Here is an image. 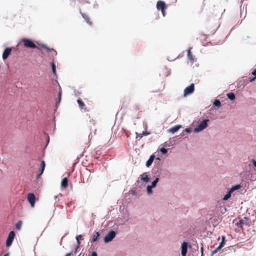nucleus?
<instances>
[{
    "label": "nucleus",
    "mask_w": 256,
    "mask_h": 256,
    "mask_svg": "<svg viewBox=\"0 0 256 256\" xmlns=\"http://www.w3.org/2000/svg\"><path fill=\"white\" fill-rule=\"evenodd\" d=\"M192 131V128H185L184 130H183V133L184 132H186V134H190Z\"/></svg>",
    "instance_id": "2f4dec72"
},
{
    "label": "nucleus",
    "mask_w": 256,
    "mask_h": 256,
    "mask_svg": "<svg viewBox=\"0 0 256 256\" xmlns=\"http://www.w3.org/2000/svg\"><path fill=\"white\" fill-rule=\"evenodd\" d=\"M160 151L162 154H168V150L164 147L160 148Z\"/></svg>",
    "instance_id": "c756f323"
},
{
    "label": "nucleus",
    "mask_w": 256,
    "mask_h": 256,
    "mask_svg": "<svg viewBox=\"0 0 256 256\" xmlns=\"http://www.w3.org/2000/svg\"><path fill=\"white\" fill-rule=\"evenodd\" d=\"M15 236L16 233L14 231L12 230L10 232L6 240V246L7 247H10L12 244Z\"/></svg>",
    "instance_id": "39448f33"
},
{
    "label": "nucleus",
    "mask_w": 256,
    "mask_h": 256,
    "mask_svg": "<svg viewBox=\"0 0 256 256\" xmlns=\"http://www.w3.org/2000/svg\"><path fill=\"white\" fill-rule=\"evenodd\" d=\"M213 105L216 108H220L221 106L220 100L218 99L215 100L213 102Z\"/></svg>",
    "instance_id": "393cba45"
},
{
    "label": "nucleus",
    "mask_w": 256,
    "mask_h": 256,
    "mask_svg": "<svg viewBox=\"0 0 256 256\" xmlns=\"http://www.w3.org/2000/svg\"><path fill=\"white\" fill-rule=\"evenodd\" d=\"M218 250H217V248H216V249H215L212 252V254H215V253H216V252H218Z\"/></svg>",
    "instance_id": "49530a36"
},
{
    "label": "nucleus",
    "mask_w": 256,
    "mask_h": 256,
    "mask_svg": "<svg viewBox=\"0 0 256 256\" xmlns=\"http://www.w3.org/2000/svg\"><path fill=\"white\" fill-rule=\"evenodd\" d=\"M38 44L39 46H40L41 44H39V43H38Z\"/></svg>",
    "instance_id": "5fc2aeb1"
},
{
    "label": "nucleus",
    "mask_w": 256,
    "mask_h": 256,
    "mask_svg": "<svg viewBox=\"0 0 256 256\" xmlns=\"http://www.w3.org/2000/svg\"><path fill=\"white\" fill-rule=\"evenodd\" d=\"M68 186V178L66 177L62 178L61 182V186L62 188H66Z\"/></svg>",
    "instance_id": "2eb2a0df"
},
{
    "label": "nucleus",
    "mask_w": 256,
    "mask_h": 256,
    "mask_svg": "<svg viewBox=\"0 0 256 256\" xmlns=\"http://www.w3.org/2000/svg\"><path fill=\"white\" fill-rule=\"evenodd\" d=\"M44 172H42V171L40 170V173L37 175L36 178L38 179L43 174Z\"/></svg>",
    "instance_id": "4c0bfd02"
},
{
    "label": "nucleus",
    "mask_w": 256,
    "mask_h": 256,
    "mask_svg": "<svg viewBox=\"0 0 256 256\" xmlns=\"http://www.w3.org/2000/svg\"><path fill=\"white\" fill-rule=\"evenodd\" d=\"M188 243L184 241L181 244V254L182 256H186L188 252Z\"/></svg>",
    "instance_id": "6e6552de"
},
{
    "label": "nucleus",
    "mask_w": 256,
    "mask_h": 256,
    "mask_svg": "<svg viewBox=\"0 0 256 256\" xmlns=\"http://www.w3.org/2000/svg\"><path fill=\"white\" fill-rule=\"evenodd\" d=\"M140 178L141 180H143L144 182H148L150 181V178L146 172L142 174L140 176Z\"/></svg>",
    "instance_id": "4468645a"
},
{
    "label": "nucleus",
    "mask_w": 256,
    "mask_h": 256,
    "mask_svg": "<svg viewBox=\"0 0 256 256\" xmlns=\"http://www.w3.org/2000/svg\"><path fill=\"white\" fill-rule=\"evenodd\" d=\"M116 233L113 230H110L108 233L104 238V242L105 243H108L112 242L113 239L116 237Z\"/></svg>",
    "instance_id": "7ed1b4c3"
},
{
    "label": "nucleus",
    "mask_w": 256,
    "mask_h": 256,
    "mask_svg": "<svg viewBox=\"0 0 256 256\" xmlns=\"http://www.w3.org/2000/svg\"><path fill=\"white\" fill-rule=\"evenodd\" d=\"M241 188V186L240 184H235L234 186H232L230 190L232 191V192H234V190H239Z\"/></svg>",
    "instance_id": "b1692460"
},
{
    "label": "nucleus",
    "mask_w": 256,
    "mask_h": 256,
    "mask_svg": "<svg viewBox=\"0 0 256 256\" xmlns=\"http://www.w3.org/2000/svg\"><path fill=\"white\" fill-rule=\"evenodd\" d=\"M201 256H202V255H201Z\"/></svg>",
    "instance_id": "4d7b16f0"
},
{
    "label": "nucleus",
    "mask_w": 256,
    "mask_h": 256,
    "mask_svg": "<svg viewBox=\"0 0 256 256\" xmlns=\"http://www.w3.org/2000/svg\"><path fill=\"white\" fill-rule=\"evenodd\" d=\"M91 256H98L96 252L95 251H93L92 252Z\"/></svg>",
    "instance_id": "58836bf2"
},
{
    "label": "nucleus",
    "mask_w": 256,
    "mask_h": 256,
    "mask_svg": "<svg viewBox=\"0 0 256 256\" xmlns=\"http://www.w3.org/2000/svg\"><path fill=\"white\" fill-rule=\"evenodd\" d=\"M208 122H209L208 119L205 118V119L202 120L194 128L193 132L194 133H197V132H200L203 130H204L205 128H206L208 127Z\"/></svg>",
    "instance_id": "f257e3e1"
},
{
    "label": "nucleus",
    "mask_w": 256,
    "mask_h": 256,
    "mask_svg": "<svg viewBox=\"0 0 256 256\" xmlns=\"http://www.w3.org/2000/svg\"><path fill=\"white\" fill-rule=\"evenodd\" d=\"M142 135H140V134H139L138 133L136 132V138H142Z\"/></svg>",
    "instance_id": "ea45409f"
},
{
    "label": "nucleus",
    "mask_w": 256,
    "mask_h": 256,
    "mask_svg": "<svg viewBox=\"0 0 256 256\" xmlns=\"http://www.w3.org/2000/svg\"><path fill=\"white\" fill-rule=\"evenodd\" d=\"M80 12L82 16V18H84V20L90 25V26H91V24H92V22H90V18L88 17V15H86V14H83L80 11Z\"/></svg>",
    "instance_id": "f3484780"
},
{
    "label": "nucleus",
    "mask_w": 256,
    "mask_h": 256,
    "mask_svg": "<svg viewBox=\"0 0 256 256\" xmlns=\"http://www.w3.org/2000/svg\"><path fill=\"white\" fill-rule=\"evenodd\" d=\"M58 196H54L55 199L57 198Z\"/></svg>",
    "instance_id": "603ef678"
},
{
    "label": "nucleus",
    "mask_w": 256,
    "mask_h": 256,
    "mask_svg": "<svg viewBox=\"0 0 256 256\" xmlns=\"http://www.w3.org/2000/svg\"><path fill=\"white\" fill-rule=\"evenodd\" d=\"M65 256H74L73 252H71L69 253L66 254Z\"/></svg>",
    "instance_id": "e433bc0d"
},
{
    "label": "nucleus",
    "mask_w": 256,
    "mask_h": 256,
    "mask_svg": "<svg viewBox=\"0 0 256 256\" xmlns=\"http://www.w3.org/2000/svg\"><path fill=\"white\" fill-rule=\"evenodd\" d=\"M62 99V92L60 91H58V100L56 101V105L58 107V105L60 103Z\"/></svg>",
    "instance_id": "aec40b11"
},
{
    "label": "nucleus",
    "mask_w": 256,
    "mask_h": 256,
    "mask_svg": "<svg viewBox=\"0 0 256 256\" xmlns=\"http://www.w3.org/2000/svg\"><path fill=\"white\" fill-rule=\"evenodd\" d=\"M182 128V126L180 124H178L168 129V132L172 134H174L176 132H178L180 128Z\"/></svg>",
    "instance_id": "f8f14e48"
},
{
    "label": "nucleus",
    "mask_w": 256,
    "mask_h": 256,
    "mask_svg": "<svg viewBox=\"0 0 256 256\" xmlns=\"http://www.w3.org/2000/svg\"><path fill=\"white\" fill-rule=\"evenodd\" d=\"M4 256H9L8 253L5 254Z\"/></svg>",
    "instance_id": "8fccbe9b"
},
{
    "label": "nucleus",
    "mask_w": 256,
    "mask_h": 256,
    "mask_svg": "<svg viewBox=\"0 0 256 256\" xmlns=\"http://www.w3.org/2000/svg\"><path fill=\"white\" fill-rule=\"evenodd\" d=\"M22 222V221H18L16 224V228L18 230H20Z\"/></svg>",
    "instance_id": "a878e982"
},
{
    "label": "nucleus",
    "mask_w": 256,
    "mask_h": 256,
    "mask_svg": "<svg viewBox=\"0 0 256 256\" xmlns=\"http://www.w3.org/2000/svg\"><path fill=\"white\" fill-rule=\"evenodd\" d=\"M154 188L150 184L146 186V192L148 194H151L152 193V188Z\"/></svg>",
    "instance_id": "5701e85b"
},
{
    "label": "nucleus",
    "mask_w": 256,
    "mask_h": 256,
    "mask_svg": "<svg viewBox=\"0 0 256 256\" xmlns=\"http://www.w3.org/2000/svg\"><path fill=\"white\" fill-rule=\"evenodd\" d=\"M200 252H201V255L203 256L204 248H203L202 246L200 248Z\"/></svg>",
    "instance_id": "37998d69"
},
{
    "label": "nucleus",
    "mask_w": 256,
    "mask_h": 256,
    "mask_svg": "<svg viewBox=\"0 0 256 256\" xmlns=\"http://www.w3.org/2000/svg\"><path fill=\"white\" fill-rule=\"evenodd\" d=\"M40 46H42V48H46L49 52H54L56 53V50H54V48H49L48 46L46 44H40Z\"/></svg>",
    "instance_id": "412c9836"
},
{
    "label": "nucleus",
    "mask_w": 256,
    "mask_h": 256,
    "mask_svg": "<svg viewBox=\"0 0 256 256\" xmlns=\"http://www.w3.org/2000/svg\"><path fill=\"white\" fill-rule=\"evenodd\" d=\"M159 181V178H156L151 183L150 185L152 186L154 188L156 187L158 182Z\"/></svg>",
    "instance_id": "c85d7f7f"
},
{
    "label": "nucleus",
    "mask_w": 256,
    "mask_h": 256,
    "mask_svg": "<svg viewBox=\"0 0 256 256\" xmlns=\"http://www.w3.org/2000/svg\"><path fill=\"white\" fill-rule=\"evenodd\" d=\"M194 90V84H191L189 86L186 87L184 91V96H186L190 94H192Z\"/></svg>",
    "instance_id": "423d86ee"
},
{
    "label": "nucleus",
    "mask_w": 256,
    "mask_h": 256,
    "mask_svg": "<svg viewBox=\"0 0 256 256\" xmlns=\"http://www.w3.org/2000/svg\"><path fill=\"white\" fill-rule=\"evenodd\" d=\"M50 66L52 68V73L54 74V75L56 76V66L54 61L50 63Z\"/></svg>",
    "instance_id": "4be33fe9"
},
{
    "label": "nucleus",
    "mask_w": 256,
    "mask_h": 256,
    "mask_svg": "<svg viewBox=\"0 0 256 256\" xmlns=\"http://www.w3.org/2000/svg\"><path fill=\"white\" fill-rule=\"evenodd\" d=\"M12 51V48L8 47L6 48L3 52L2 58L4 60L7 59L10 55Z\"/></svg>",
    "instance_id": "1a4fd4ad"
},
{
    "label": "nucleus",
    "mask_w": 256,
    "mask_h": 256,
    "mask_svg": "<svg viewBox=\"0 0 256 256\" xmlns=\"http://www.w3.org/2000/svg\"><path fill=\"white\" fill-rule=\"evenodd\" d=\"M224 244H225L224 242H221L220 243L219 246H218L217 250H220V248H222L224 246Z\"/></svg>",
    "instance_id": "473e14b6"
},
{
    "label": "nucleus",
    "mask_w": 256,
    "mask_h": 256,
    "mask_svg": "<svg viewBox=\"0 0 256 256\" xmlns=\"http://www.w3.org/2000/svg\"><path fill=\"white\" fill-rule=\"evenodd\" d=\"M226 96L230 100H234L236 99L235 94L232 92L228 93Z\"/></svg>",
    "instance_id": "6ab92c4d"
},
{
    "label": "nucleus",
    "mask_w": 256,
    "mask_h": 256,
    "mask_svg": "<svg viewBox=\"0 0 256 256\" xmlns=\"http://www.w3.org/2000/svg\"><path fill=\"white\" fill-rule=\"evenodd\" d=\"M78 248H79V246H78V244H77V246H76V248H75L74 252H73V253H74V256L76 255V252H77V250H78Z\"/></svg>",
    "instance_id": "f704fd0d"
},
{
    "label": "nucleus",
    "mask_w": 256,
    "mask_h": 256,
    "mask_svg": "<svg viewBox=\"0 0 256 256\" xmlns=\"http://www.w3.org/2000/svg\"><path fill=\"white\" fill-rule=\"evenodd\" d=\"M232 191L229 189L226 193L224 195L223 198H222V200H228L231 196V195H232Z\"/></svg>",
    "instance_id": "dca6fc26"
},
{
    "label": "nucleus",
    "mask_w": 256,
    "mask_h": 256,
    "mask_svg": "<svg viewBox=\"0 0 256 256\" xmlns=\"http://www.w3.org/2000/svg\"><path fill=\"white\" fill-rule=\"evenodd\" d=\"M187 58L188 60L192 63L193 64L194 62H196V58L195 56H194L190 48H189L187 50Z\"/></svg>",
    "instance_id": "9d476101"
},
{
    "label": "nucleus",
    "mask_w": 256,
    "mask_h": 256,
    "mask_svg": "<svg viewBox=\"0 0 256 256\" xmlns=\"http://www.w3.org/2000/svg\"><path fill=\"white\" fill-rule=\"evenodd\" d=\"M150 134V132H148L147 131H143L142 134H140V135L142 136H148Z\"/></svg>",
    "instance_id": "72a5a7b5"
},
{
    "label": "nucleus",
    "mask_w": 256,
    "mask_h": 256,
    "mask_svg": "<svg viewBox=\"0 0 256 256\" xmlns=\"http://www.w3.org/2000/svg\"><path fill=\"white\" fill-rule=\"evenodd\" d=\"M46 167V163L44 160H42L40 162V170L42 171V172H44Z\"/></svg>",
    "instance_id": "cd10ccee"
},
{
    "label": "nucleus",
    "mask_w": 256,
    "mask_h": 256,
    "mask_svg": "<svg viewBox=\"0 0 256 256\" xmlns=\"http://www.w3.org/2000/svg\"><path fill=\"white\" fill-rule=\"evenodd\" d=\"M250 219L248 217H244L242 219H240L239 221L236 224V225L240 228H242L244 224L246 226H250V222H249Z\"/></svg>",
    "instance_id": "20e7f679"
},
{
    "label": "nucleus",
    "mask_w": 256,
    "mask_h": 256,
    "mask_svg": "<svg viewBox=\"0 0 256 256\" xmlns=\"http://www.w3.org/2000/svg\"><path fill=\"white\" fill-rule=\"evenodd\" d=\"M166 3L161 0H158L156 3V8L160 10L164 9H166Z\"/></svg>",
    "instance_id": "9b49d317"
},
{
    "label": "nucleus",
    "mask_w": 256,
    "mask_h": 256,
    "mask_svg": "<svg viewBox=\"0 0 256 256\" xmlns=\"http://www.w3.org/2000/svg\"><path fill=\"white\" fill-rule=\"evenodd\" d=\"M221 242H225V236H222V241Z\"/></svg>",
    "instance_id": "c03bdc74"
},
{
    "label": "nucleus",
    "mask_w": 256,
    "mask_h": 256,
    "mask_svg": "<svg viewBox=\"0 0 256 256\" xmlns=\"http://www.w3.org/2000/svg\"><path fill=\"white\" fill-rule=\"evenodd\" d=\"M100 234L99 232H96L95 234L94 235L92 239L91 240L92 242H95L98 240V238L100 236Z\"/></svg>",
    "instance_id": "a211bd4d"
},
{
    "label": "nucleus",
    "mask_w": 256,
    "mask_h": 256,
    "mask_svg": "<svg viewBox=\"0 0 256 256\" xmlns=\"http://www.w3.org/2000/svg\"><path fill=\"white\" fill-rule=\"evenodd\" d=\"M256 79V76H254V77L252 78H251L250 81V82H252V81Z\"/></svg>",
    "instance_id": "a18cd8bd"
},
{
    "label": "nucleus",
    "mask_w": 256,
    "mask_h": 256,
    "mask_svg": "<svg viewBox=\"0 0 256 256\" xmlns=\"http://www.w3.org/2000/svg\"><path fill=\"white\" fill-rule=\"evenodd\" d=\"M158 166H160V164H157Z\"/></svg>",
    "instance_id": "864d4df0"
},
{
    "label": "nucleus",
    "mask_w": 256,
    "mask_h": 256,
    "mask_svg": "<svg viewBox=\"0 0 256 256\" xmlns=\"http://www.w3.org/2000/svg\"><path fill=\"white\" fill-rule=\"evenodd\" d=\"M252 74L254 75V76H256V68L254 69L252 72Z\"/></svg>",
    "instance_id": "79ce46f5"
},
{
    "label": "nucleus",
    "mask_w": 256,
    "mask_h": 256,
    "mask_svg": "<svg viewBox=\"0 0 256 256\" xmlns=\"http://www.w3.org/2000/svg\"><path fill=\"white\" fill-rule=\"evenodd\" d=\"M156 159V160H158V161H160V158H159V157H157L156 158H155Z\"/></svg>",
    "instance_id": "09e8293b"
},
{
    "label": "nucleus",
    "mask_w": 256,
    "mask_h": 256,
    "mask_svg": "<svg viewBox=\"0 0 256 256\" xmlns=\"http://www.w3.org/2000/svg\"><path fill=\"white\" fill-rule=\"evenodd\" d=\"M77 102L81 109H84L85 104L84 102L82 101V100H81L80 99H78L77 100Z\"/></svg>",
    "instance_id": "bb28decb"
},
{
    "label": "nucleus",
    "mask_w": 256,
    "mask_h": 256,
    "mask_svg": "<svg viewBox=\"0 0 256 256\" xmlns=\"http://www.w3.org/2000/svg\"><path fill=\"white\" fill-rule=\"evenodd\" d=\"M28 200L31 207L33 208L34 206V204L36 202L35 195L33 193H29L28 194Z\"/></svg>",
    "instance_id": "0eeeda50"
},
{
    "label": "nucleus",
    "mask_w": 256,
    "mask_h": 256,
    "mask_svg": "<svg viewBox=\"0 0 256 256\" xmlns=\"http://www.w3.org/2000/svg\"><path fill=\"white\" fill-rule=\"evenodd\" d=\"M21 41L24 43V46L26 48L34 49L37 48L36 46L34 43V41L28 38H22Z\"/></svg>",
    "instance_id": "f03ea898"
},
{
    "label": "nucleus",
    "mask_w": 256,
    "mask_h": 256,
    "mask_svg": "<svg viewBox=\"0 0 256 256\" xmlns=\"http://www.w3.org/2000/svg\"><path fill=\"white\" fill-rule=\"evenodd\" d=\"M251 162L253 164L254 166L256 168V160H254V159H252Z\"/></svg>",
    "instance_id": "c9c22d12"
},
{
    "label": "nucleus",
    "mask_w": 256,
    "mask_h": 256,
    "mask_svg": "<svg viewBox=\"0 0 256 256\" xmlns=\"http://www.w3.org/2000/svg\"><path fill=\"white\" fill-rule=\"evenodd\" d=\"M80 254L78 256H80Z\"/></svg>",
    "instance_id": "6e6d98bb"
},
{
    "label": "nucleus",
    "mask_w": 256,
    "mask_h": 256,
    "mask_svg": "<svg viewBox=\"0 0 256 256\" xmlns=\"http://www.w3.org/2000/svg\"><path fill=\"white\" fill-rule=\"evenodd\" d=\"M58 91H60L62 92V88L60 86H59Z\"/></svg>",
    "instance_id": "3c124183"
},
{
    "label": "nucleus",
    "mask_w": 256,
    "mask_h": 256,
    "mask_svg": "<svg viewBox=\"0 0 256 256\" xmlns=\"http://www.w3.org/2000/svg\"><path fill=\"white\" fill-rule=\"evenodd\" d=\"M164 16L166 15V9L160 10Z\"/></svg>",
    "instance_id": "a19ab883"
},
{
    "label": "nucleus",
    "mask_w": 256,
    "mask_h": 256,
    "mask_svg": "<svg viewBox=\"0 0 256 256\" xmlns=\"http://www.w3.org/2000/svg\"><path fill=\"white\" fill-rule=\"evenodd\" d=\"M50 142V138L48 136V139H47V144H46V146L48 144V142Z\"/></svg>",
    "instance_id": "de8ad7c7"
},
{
    "label": "nucleus",
    "mask_w": 256,
    "mask_h": 256,
    "mask_svg": "<svg viewBox=\"0 0 256 256\" xmlns=\"http://www.w3.org/2000/svg\"><path fill=\"white\" fill-rule=\"evenodd\" d=\"M82 236V234L78 235L76 237V240L77 244H78V246H80V238H81Z\"/></svg>",
    "instance_id": "7c9ffc66"
},
{
    "label": "nucleus",
    "mask_w": 256,
    "mask_h": 256,
    "mask_svg": "<svg viewBox=\"0 0 256 256\" xmlns=\"http://www.w3.org/2000/svg\"><path fill=\"white\" fill-rule=\"evenodd\" d=\"M155 158H156L154 154H152L150 156L149 158L146 162V166L148 168L150 167L152 165V164Z\"/></svg>",
    "instance_id": "ddd939ff"
}]
</instances>
